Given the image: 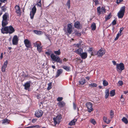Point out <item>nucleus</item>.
<instances>
[{
	"label": "nucleus",
	"mask_w": 128,
	"mask_h": 128,
	"mask_svg": "<svg viewBox=\"0 0 128 128\" xmlns=\"http://www.w3.org/2000/svg\"><path fill=\"white\" fill-rule=\"evenodd\" d=\"M54 53L56 55L53 54H51L50 57L52 60L57 62H59L60 64H62V60H61L60 58L57 56L60 55L61 53L60 50L59 49L58 51H54Z\"/></svg>",
	"instance_id": "f257e3e1"
},
{
	"label": "nucleus",
	"mask_w": 128,
	"mask_h": 128,
	"mask_svg": "<svg viewBox=\"0 0 128 128\" xmlns=\"http://www.w3.org/2000/svg\"><path fill=\"white\" fill-rule=\"evenodd\" d=\"M125 6L122 7L119 11L118 13V17L119 18H122L123 17L125 12Z\"/></svg>",
	"instance_id": "f03ea898"
},
{
	"label": "nucleus",
	"mask_w": 128,
	"mask_h": 128,
	"mask_svg": "<svg viewBox=\"0 0 128 128\" xmlns=\"http://www.w3.org/2000/svg\"><path fill=\"white\" fill-rule=\"evenodd\" d=\"M72 26L71 24H69L67 25V29L64 27V30L66 32H68L69 34H70L72 32Z\"/></svg>",
	"instance_id": "7ed1b4c3"
},
{
	"label": "nucleus",
	"mask_w": 128,
	"mask_h": 128,
	"mask_svg": "<svg viewBox=\"0 0 128 128\" xmlns=\"http://www.w3.org/2000/svg\"><path fill=\"white\" fill-rule=\"evenodd\" d=\"M62 116L60 115L57 116L56 117L54 118L53 120L55 125L56 124H59L60 121Z\"/></svg>",
	"instance_id": "20e7f679"
},
{
	"label": "nucleus",
	"mask_w": 128,
	"mask_h": 128,
	"mask_svg": "<svg viewBox=\"0 0 128 128\" xmlns=\"http://www.w3.org/2000/svg\"><path fill=\"white\" fill-rule=\"evenodd\" d=\"M36 8L35 6L33 7L31 11L30 12V18L32 19H33L34 17L36 12Z\"/></svg>",
	"instance_id": "39448f33"
},
{
	"label": "nucleus",
	"mask_w": 128,
	"mask_h": 128,
	"mask_svg": "<svg viewBox=\"0 0 128 128\" xmlns=\"http://www.w3.org/2000/svg\"><path fill=\"white\" fill-rule=\"evenodd\" d=\"M116 68L118 71H122L124 69V66L123 63H120V64H116Z\"/></svg>",
	"instance_id": "423d86ee"
},
{
	"label": "nucleus",
	"mask_w": 128,
	"mask_h": 128,
	"mask_svg": "<svg viewBox=\"0 0 128 128\" xmlns=\"http://www.w3.org/2000/svg\"><path fill=\"white\" fill-rule=\"evenodd\" d=\"M97 12L98 15L101 14H104L106 12V9L104 7H102L101 9L100 7L99 6L97 8Z\"/></svg>",
	"instance_id": "0eeeda50"
},
{
	"label": "nucleus",
	"mask_w": 128,
	"mask_h": 128,
	"mask_svg": "<svg viewBox=\"0 0 128 128\" xmlns=\"http://www.w3.org/2000/svg\"><path fill=\"white\" fill-rule=\"evenodd\" d=\"M86 106L88 108V111L89 112H90L93 110V109L92 108V104L90 102H88L86 104Z\"/></svg>",
	"instance_id": "6e6552de"
},
{
	"label": "nucleus",
	"mask_w": 128,
	"mask_h": 128,
	"mask_svg": "<svg viewBox=\"0 0 128 128\" xmlns=\"http://www.w3.org/2000/svg\"><path fill=\"white\" fill-rule=\"evenodd\" d=\"M43 114V112L42 110H38L36 111L35 115L36 117L38 118L41 116Z\"/></svg>",
	"instance_id": "1a4fd4ad"
},
{
	"label": "nucleus",
	"mask_w": 128,
	"mask_h": 128,
	"mask_svg": "<svg viewBox=\"0 0 128 128\" xmlns=\"http://www.w3.org/2000/svg\"><path fill=\"white\" fill-rule=\"evenodd\" d=\"M105 53V51L104 49L101 48L98 51L97 54L99 57H101Z\"/></svg>",
	"instance_id": "9d476101"
},
{
	"label": "nucleus",
	"mask_w": 128,
	"mask_h": 128,
	"mask_svg": "<svg viewBox=\"0 0 128 128\" xmlns=\"http://www.w3.org/2000/svg\"><path fill=\"white\" fill-rule=\"evenodd\" d=\"M18 36L16 35L14 36L12 40L13 44L14 45H17L18 44Z\"/></svg>",
	"instance_id": "9b49d317"
},
{
	"label": "nucleus",
	"mask_w": 128,
	"mask_h": 128,
	"mask_svg": "<svg viewBox=\"0 0 128 128\" xmlns=\"http://www.w3.org/2000/svg\"><path fill=\"white\" fill-rule=\"evenodd\" d=\"M25 46L28 48H30L31 44L30 42L27 39H25L24 41Z\"/></svg>",
	"instance_id": "f8f14e48"
},
{
	"label": "nucleus",
	"mask_w": 128,
	"mask_h": 128,
	"mask_svg": "<svg viewBox=\"0 0 128 128\" xmlns=\"http://www.w3.org/2000/svg\"><path fill=\"white\" fill-rule=\"evenodd\" d=\"M8 26L2 27L1 30L2 33L4 34H8Z\"/></svg>",
	"instance_id": "ddd939ff"
},
{
	"label": "nucleus",
	"mask_w": 128,
	"mask_h": 128,
	"mask_svg": "<svg viewBox=\"0 0 128 128\" xmlns=\"http://www.w3.org/2000/svg\"><path fill=\"white\" fill-rule=\"evenodd\" d=\"M8 33L11 34L15 31V30L13 27L11 26H8Z\"/></svg>",
	"instance_id": "4468645a"
},
{
	"label": "nucleus",
	"mask_w": 128,
	"mask_h": 128,
	"mask_svg": "<svg viewBox=\"0 0 128 128\" xmlns=\"http://www.w3.org/2000/svg\"><path fill=\"white\" fill-rule=\"evenodd\" d=\"M15 12L16 13L19 14L20 15L21 14L20 8L19 6L16 5L15 7Z\"/></svg>",
	"instance_id": "2eb2a0df"
},
{
	"label": "nucleus",
	"mask_w": 128,
	"mask_h": 128,
	"mask_svg": "<svg viewBox=\"0 0 128 128\" xmlns=\"http://www.w3.org/2000/svg\"><path fill=\"white\" fill-rule=\"evenodd\" d=\"M8 64V61L7 60L6 61L4 62L3 65L2 66L1 70L2 72H4L6 71V68L7 67V66Z\"/></svg>",
	"instance_id": "dca6fc26"
},
{
	"label": "nucleus",
	"mask_w": 128,
	"mask_h": 128,
	"mask_svg": "<svg viewBox=\"0 0 128 128\" xmlns=\"http://www.w3.org/2000/svg\"><path fill=\"white\" fill-rule=\"evenodd\" d=\"M74 26L75 27L77 28H80L82 27L80 23L78 21H77L75 22Z\"/></svg>",
	"instance_id": "f3484780"
},
{
	"label": "nucleus",
	"mask_w": 128,
	"mask_h": 128,
	"mask_svg": "<svg viewBox=\"0 0 128 128\" xmlns=\"http://www.w3.org/2000/svg\"><path fill=\"white\" fill-rule=\"evenodd\" d=\"M30 82H26L24 84V89L26 90H28L30 87Z\"/></svg>",
	"instance_id": "a211bd4d"
},
{
	"label": "nucleus",
	"mask_w": 128,
	"mask_h": 128,
	"mask_svg": "<svg viewBox=\"0 0 128 128\" xmlns=\"http://www.w3.org/2000/svg\"><path fill=\"white\" fill-rule=\"evenodd\" d=\"M57 104L58 106L60 108H62L66 104L64 102L61 101L58 102Z\"/></svg>",
	"instance_id": "6ab92c4d"
},
{
	"label": "nucleus",
	"mask_w": 128,
	"mask_h": 128,
	"mask_svg": "<svg viewBox=\"0 0 128 128\" xmlns=\"http://www.w3.org/2000/svg\"><path fill=\"white\" fill-rule=\"evenodd\" d=\"M63 72V70L62 69H60L58 70L56 73V77L57 78Z\"/></svg>",
	"instance_id": "aec40b11"
},
{
	"label": "nucleus",
	"mask_w": 128,
	"mask_h": 128,
	"mask_svg": "<svg viewBox=\"0 0 128 128\" xmlns=\"http://www.w3.org/2000/svg\"><path fill=\"white\" fill-rule=\"evenodd\" d=\"M9 18V15L8 13L6 12L3 16L2 20H8Z\"/></svg>",
	"instance_id": "412c9836"
},
{
	"label": "nucleus",
	"mask_w": 128,
	"mask_h": 128,
	"mask_svg": "<svg viewBox=\"0 0 128 128\" xmlns=\"http://www.w3.org/2000/svg\"><path fill=\"white\" fill-rule=\"evenodd\" d=\"M81 58L83 59H86L87 57V54L86 52L82 53L80 55Z\"/></svg>",
	"instance_id": "4be33fe9"
},
{
	"label": "nucleus",
	"mask_w": 128,
	"mask_h": 128,
	"mask_svg": "<svg viewBox=\"0 0 128 128\" xmlns=\"http://www.w3.org/2000/svg\"><path fill=\"white\" fill-rule=\"evenodd\" d=\"M8 20H2V27H4L8 24Z\"/></svg>",
	"instance_id": "5701e85b"
},
{
	"label": "nucleus",
	"mask_w": 128,
	"mask_h": 128,
	"mask_svg": "<svg viewBox=\"0 0 128 128\" xmlns=\"http://www.w3.org/2000/svg\"><path fill=\"white\" fill-rule=\"evenodd\" d=\"M83 52L82 49L81 48H79L74 51V52L77 54H78L80 55Z\"/></svg>",
	"instance_id": "b1692460"
},
{
	"label": "nucleus",
	"mask_w": 128,
	"mask_h": 128,
	"mask_svg": "<svg viewBox=\"0 0 128 128\" xmlns=\"http://www.w3.org/2000/svg\"><path fill=\"white\" fill-rule=\"evenodd\" d=\"M77 120L76 119L74 118L69 123V125L70 126L74 125L75 124V122L77 121Z\"/></svg>",
	"instance_id": "393cba45"
},
{
	"label": "nucleus",
	"mask_w": 128,
	"mask_h": 128,
	"mask_svg": "<svg viewBox=\"0 0 128 128\" xmlns=\"http://www.w3.org/2000/svg\"><path fill=\"white\" fill-rule=\"evenodd\" d=\"M33 32L35 34L38 35H40L43 34V32L41 31L34 30Z\"/></svg>",
	"instance_id": "a878e982"
},
{
	"label": "nucleus",
	"mask_w": 128,
	"mask_h": 128,
	"mask_svg": "<svg viewBox=\"0 0 128 128\" xmlns=\"http://www.w3.org/2000/svg\"><path fill=\"white\" fill-rule=\"evenodd\" d=\"M105 98H107L109 96V90L108 89L106 90L105 91Z\"/></svg>",
	"instance_id": "bb28decb"
},
{
	"label": "nucleus",
	"mask_w": 128,
	"mask_h": 128,
	"mask_svg": "<svg viewBox=\"0 0 128 128\" xmlns=\"http://www.w3.org/2000/svg\"><path fill=\"white\" fill-rule=\"evenodd\" d=\"M91 27L92 28V30H95L96 28V24L94 23H92L91 25Z\"/></svg>",
	"instance_id": "cd10ccee"
},
{
	"label": "nucleus",
	"mask_w": 128,
	"mask_h": 128,
	"mask_svg": "<svg viewBox=\"0 0 128 128\" xmlns=\"http://www.w3.org/2000/svg\"><path fill=\"white\" fill-rule=\"evenodd\" d=\"M62 68L67 71H69L70 70V67L63 66H62Z\"/></svg>",
	"instance_id": "c85d7f7f"
},
{
	"label": "nucleus",
	"mask_w": 128,
	"mask_h": 128,
	"mask_svg": "<svg viewBox=\"0 0 128 128\" xmlns=\"http://www.w3.org/2000/svg\"><path fill=\"white\" fill-rule=\"evenodd\" d=\"M79 82L80 84H83L86 82L84 78H82L80 80Z\"/></svg>",
	"instance_id": "c756f323"
},
{
	"label": "nucleus",
	"mask_w": 128,
	"mask_h": 128,
	"mask_svg": "<svg viewBox=\"0 0 128 128\" xmlns=\"http://www.w3.org/2000/svg\"><path fill=\"white\" fill-rule=\"evenodd\" d=\"M41 44H39L38 46L36 47L38 50L39 52H40L41 51L42 49V48L41 46Z\"/></svg>",
	"instance_id": "7c9ffc66"
},
{
	"label": "nucleus",
	"mask_w": 128,
	"mask_h": 128,
	"mask_svg": "<svg viewBox=\"0 0 128 128\" xmlns=\"http://www.w3.org/2000/svg\"><path fill=\"white\" fill-rule=\"evenodd\" d=\"M122 120L125 124H127L128 122V120L126 118L124 117L122 119Z\"/></svg>",
	"instance_id": "2f4dec72"
},
{
	"label": "nucleus",
	"mask_w": 128,
	"mask_h": 128,
	"mask_svg": "<svg viewBox=\"0 0 128 128\" xmlns=\"http://www.w3.org/2000/svg\"><path fill=\"white\" fill-rule=\"evenodd\" d=\"M110 96H114L115 94V90H111L110 92Z\"/></svg>",
	"instance_id": "473e14b6"
},
{
	"label": "nucleus",
	"mask_w": 128,
	"mask_h": 128,
	"mask_svg": "<svg viewBox=\"0 0 128 128\" xmlns=\"http://www.w3.org/2000/svg\"><path fill=\"white\" fill-rule=\"evenodd\" d=\"M110 118H112L113 117L114 115V112L112 110H111L110 111Z\"/></svg>",
	"instance_id": "72a5a7b5"
},
{
	"label": "nucleus",
	"mask_w": 128,
	"mask_h": 128,
	"mask_svg": "<svg viewBox=\"0 0 128 128\" xmlns=\"http://www.w3.org/2000/svg\"><path fill=\"white\" fill-rule=\"evenodd\" d=\"M97 86V85L94 83H92L91 84H89V86L91 87H96Z\"/></svg>",
	"instance_id": "f704fd0d"
},
{
	"label": "nucleus",
	"mask_w": 128,
	"mask_h": 128,
	"mask_svg": "<svg viewBox=\"0 0 128 128\" xmlns=\"http://www.w3.org/2000/svg\"><path fill=\"white\" fill-rule=\"evenodd\" d=\"M8 120L7 119L3 120H2V123L5 124L6 123H7L8 124Z\"/></svg>",
	"instance_id": "c9c22d12"
},
{
	"label": "nucleus",
	"mask_w": 128,
	"mask_h": 128,
	"mask_svg": "<svg viewBox=\"0 0 128 128\" xmlns=\"http://www.w3.org/2000/svg\"><path fill=\"white\" fill-rule=\"evenodd\" d=\"M90 122L94 125H95L96 123V122L94 119L92 118L90 120Z\"/></svg>",
	"instance_id": "e433bc0d"
},
{
	"label": "nucleus",
	"mask_w": 128,
	"mask_h": 128,
	"mask_svg": "<svg viewBox=\"0 0 128 128\" xmlns=\"http://www.w3.org/2000/svg\"><path fill=\"white\" fill-rule=\"evenodd\" d=\"M48 87L47 88V89L49 90L52 88V83L51 82L49 83L48 84Z\"/></svg>",
	"instance_id": "4c0bfd02"
},
{
	"label": "nucleus",
	"mask_w": 128,
	"mask_h": 128,
	"mask_svg": "<svg viewBox=\"0 0 128 128\" xmlns=\"http://www.w3.org/2000/svg\"><path fill=\"white\" fill-rule=\"evenodd\" d=\"M41 43L38 41H37L36 42L34 43V44L35 46L37 47L38 46L39 44H41Z\"/></svg>",
	"instance_id": "58836bf2"
},
{
	"label": "nucleus",
	"mask_w": 128,
	"mask_h": 128,
	"mask_svg": "<svg viewBox=\"0 0 128 128\" xmlns=\"http://www.w3.org/2000/svg\"><path fill=\"white\" fill-rule=\"evenodd\" d=\"M103 84L104 86H106L108 85V82L106 80L103 81Z\"/></svg>",
	"instance_id": "ea45409f"
},
{
	"label": "nucleus",
	"mask_w": 128,
	"mask_h": 128,
	"mask_svg": "<svg viewBox=\"0 0 128 128\" xmlns=\"http://www.w3.org/2000/svg\"><path fill=\"white\" fill-rule=\"evenodd\" d=\"M66 5L68 7V8H70V0H68L66 4Z\"/></svg>",
	"instance_id": "a19ab883"
},
{
	"label": "nucleus",
	"mask_w": 128,
	"mask_h": 128,
	"mask_svg": "<svg viewBox=\"0 0 128 128\" xmlns=\"http://www.w3.org/2000/svg\"><path fill=\"white\" fill-rule=\"evenodd\" d=\"M111 17V16L110 14H109L107 16H106V20H107L109 19Z\"/></svg>",
	"instance_id": "79ce46f5"
},
{
	"label": "nucleus",
	"mask_w": 128,
	"mask_h": 128,
	"mask_svg": "<svg viewBox=\"0 0 128 128\" xmlns=\"http://www.w3.org/2000/svg\"><path fill=\"white\" fill-rule=\"evenodd\" d=\"M92 48H89L88 50V51L89 53L92 56Z\"/></svg>",
	"instance_id": "37998d69"
},
{
	"label": "nucleus",
	"mask_w": 128,
	"mask_h": 128,
	"mask_svg": "<svg viewBox=\"0 0 128 128\" xmlns=\"http://www.w3.org/2000/svg\"><path fill=\"white\" fill-rule=\"evenodd\" d=\"M37 5L38 6L41 7V0H40L39 2L37 3Z\"/></svg>",
	"instance_id": "c03bdc74"
},
{
	"label": "nucleus",
	"mask_w": 128,
	"mask_h": 128,
	"mask_svg": "<svg viewBox=\"0 0 128 128\" xmlns=\"http://www.w3.org/2000/svg\"><path fill=\"white\" fill-rule=\"evenodd\" d=\"M74 45L76 47H77L78 48H79L81 46V44L80 43L78 44H74Z\"/></svg>",
	"instance_id": "a18cd8bd"
},
{
	"label": "nucleus",
	"mask_w": 128,
	"mask_h": 128,
	"mask_svg": "<svg viewBox=\"0 0 128 128\" xmlns=\"http://www.w3.org/2000/svg\"><path fill=\"white\" fill-rule=\"evenodd\" d=\"M63 99V98L62 97H58L57 99V101L60 102V101L62 100Z\"/></svg>",
	"instance_id": "49530a36"
},
{
	"label": "nucleus",
	"mask_w": 128,
	"mask_h": 128,
	"mask_svg": "<svg viewBox=\"0 0 128 128\" xmlns=\"http://www.w3.org/2000/svg\"><path fill=\"white\" fill-rule=\"evenodd\" d=\"M118 84L120 86H122L123 84V82L122 81H119L118 82Z\"/></svg>",
	"instance_id": "de8ad7c7"
},
{
	"label": "nucleus",
	"mask_w": 128,
	"mask_h": 128,
	"mask_svg": "<svg viewBox=\"0 0 128 128\" xmlns=\"http://www.w3.org/2000/svg\"><path fill=\"white\" fill-rule=\"evenodd\" d=\"M107 119V118L106 117V116H104L103 120L104 121L105 123L106 122Z\"/></svg>",
	"instance_id": "09e8293b"
},
{
	"label": "nucleus",
	"mask_w": 128,
	"mask_h": 128,
	"mask_svg": "<svg viewBox=\"0 0 128 128\" xmlns=\"http://www.w3.org/2000/svg\"><path fill=\"white\" fill-rule=\"evenodd\" d=\"M124 0H116V3L117 4H118L123 1Z\"/></svg>",
	"instance_id": "8fccbe9b"
},
{
	"label": "nucleus",
	"mask_w": 128,
	"mask_h": 128,
	"mask_svg": "<svg viewBox=\"0 0 128 128\" xmlns=\"http://www.w3.org/2000/svg\"><path fill=\"white\" fill-rule=\"evenodd\" d=\"M116 21L114 20L112 22V25H114L116 24Z\"/></svg>",
	"instance_id": "3c124183"
},
{
	"label": "nucleus",
	"mask_w": 128,
	"mask_h": 128,
	"mask_svg": "<svg viewBox=\"0 0 128 128\" xmlns=\"http://www.w3.org/2000/svg\"><path fill=\"white\" fill-rule=\"evenodd\" d=\"M73 106L74 110H75L76 109V105L74 102L73 103Z\"/></svg>",
	"instance_id": "603ef678"
},
{
	"label": "nucleus",
	"mask_w": 128,
	"mask_h": 128,
	"mask_svg": "<svg viewBox=\"0 0 128 128\" xmlns=\"http://www.w3.org/2000/svg\"><path fill=\"white\" fill-rule=\"evenodd\" d=\"M75 34L76 35H77L78 36H80L81 35V34L78 32H76L75 33Z\"/></svg>",
	"instance_id": "864d4df0"
},
{
	"label": "nucleus",
	"mask_w": 128,
	"mask_h": 128,
	"mask_svg": "<svg viewBox=\"0 0 128 128\" xmlns=\"http://www.w3.org/2000/svg\"><path fill=\"white\" fill-rule=\"evenodd\" d=\"M110 122V120L108 119H107L106 122V123L107 124H109Z\"/></svg>",
	"instance_id": "5fc2aeb1"
},
{
	"label": "nucleus",
	"mask_w": 128,
	"mask_h": 128,
	"mask_svg": "<svg viewBox=\"0 0 128 128\" xmlns=\"http://www.w3.org/2000/svg\"><path fill=\"white\" fill-rule=\"evenodd\" d=\"M94 2H95L96 5L98 4L99 2L98 0H95L94 1Z\"/></svg>",
	"instance_id": "6e6d98bb"
},
{
	"label": "nucleus",
	"mask_w": 128,
	"mask_h": 128,
	"mask_svg": "<svg viewBox=\"0 0 128 128\" xmlns=\"http://www.w3.org/2000/svg\"><path fill=\"white\" fill-rule=\"evenodd\" d=\"M37 119H33L32 120V122L33 123H34L36 121Z\"/></svg>",
	"instance_id": "4d7b16f0"
},
{
	"label": "nucleus",
	"mask_w": 128,
	"mask_h": 128,
	"mask_svg": "<svg viewBox=\"0 0 128 128\" xmlns=\"http://www.w3.org/2000/svg\"><path fill=\"white\" fill-rule=\"evenodd\" d=\"M124 28L122 27L120 29V31L119 32L120 33V34H121V33L122 32V31L123 30Z\"/></svg>",
	"instance_id": "13d9d810"
},
{
	"label": "nucleus",
	"mask_w": 128,
	"mask_h": 128,
	"mask_svg": "<svg viewBox=\"0 0 128 128\" xmlns=\"http://www.w3.org/2000/svg\"><path fill=\"white\" fill-rule=\"evenodd\" d=\"M32 126L33 128H38L39 127V126L38 125H36L35 126Z\"/></svg>",
	"instance_id": "bf43d9fd"
},
{
	"label": "nucleus",
	"mask_w": 128,
	"mask_h": 128,
	"mask_svg": "<svg viewBox=\"0 0 128 128\" xmlns=\"http://www.w3.org/2000/svg\"><path fill=\"white\" fill-rule=\"evenodd\" d=\"M3 57V53H2L1 54V56H0V58L1 59H2Z\"/></svg>",
	"instance_id": "052dcab7"
},
{
	"label": "nucleus",
	"mask_w": 128,
	"mask_h": 128,
	"mask_svg": "<svg viewBox=\"0 0 128 128\" xmlns=\"http://www.w3.org/2000/svg\"><path fill=\"white\" fill-rule=\"evenodd\" d=\"M7 0H0V1L2 2L5 3V2Z\"/></svg>",
	"instance_id": "680f3d73"
},
{
	"label": "nucleus",
	"mask_w": 128,
	"mask_h": 128,
	"mask_svg": "<svg viewBox=\"0 0 128 128\" xmlns=\"http://www.w3.org/2000/svg\"><path fill=\"white\" fill-rule=\"evenodd\" d=\"M112 63H113V64L114 65H115L116 64V62L114 61H112Z\"/></svg>",
	"instance_id": "e2e57ef3"
},
{
	"label": "nucleus",
	"mask_w": 128,
	"mask_h": 128,
	"mask_svg": "<svg viewBox=\"0 0 128 128\" xmlns=\"http://www.w3.org/2000/svg\"><path fill=\"white\" fill-rule=\"evenodd\" d=\"M24 128H33V126H28L27 127H25Z\"/></svg>",
	"instance_id": "0e129e2a"
},
{
	"label": "nucleus",
	"mask_w": 128,
	"mask_h": 128,
	"mask_svg": "<svg viewBox=\"0 0 128 128\" xmlns=\"http://www.w3.org/2000/svg\"><path fill=\"white\" fill-rule=\"evenodd\" d=\"M46 54H47L48 55H49L50 54L49 53V52H46Z\"/></svg>",
	"instance_id": "69168bd1"
},
{
	"label": "nucleus",
	"mask_w": 128,
	"mask_h": 128,
	"mask_svg": "<svg viewBox=\"0 0 128 128\" xmlns=\"http://www.w3.org/2000/svg\"><path fill=\"white\" fill-rule=\"evenodd\" d=\"M124 93L125 94H126L127 93H128V90H127L126 91H124Z\"/></svg>",
	"instance_id": "338daca9"
},
{
	"label": "nucleus",
	"mask_w": 128,
	"mask_h": 128,
	"mask_svg": "<svg viewBox=\"0 0 128 128\" xmlns=\"http://www.w3.org/2000/svg\"><path fill=\"white\" fill-rule=\"evenodd\" d=\"M120 100L122 102H124V98H122L120 99Z\"/></svg>",
	"instance_id": "774afa93"
}]
</instances>
